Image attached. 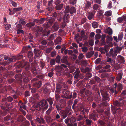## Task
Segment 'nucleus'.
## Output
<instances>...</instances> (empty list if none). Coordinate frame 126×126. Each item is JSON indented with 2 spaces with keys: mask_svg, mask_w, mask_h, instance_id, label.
<instances>
[{
  "mask_svg": "<svg viewBox=\"0 0 126 126\" xmlns=\"http://www.w3.org/2000/svg\"><path fill=\"white\" fill-rule=\"evenodd\" d=\"M26 49V47H24L22 51L18 54L17 56H13L12 57V58H9L8 59L9 62L8 63H9L10 62L15 61L16 60H19L22 58L23 56V52H25V50Z\"/></svg>",
  "mask_w": 126,
  "mask_h": 126,
  "instance_id": "nucleus-1",
  "label": "nucleus"
},
{
  "mask_svg": "<svg viewBox=\"0 0 126 126\" xmlns=\"http://www.w3.org/2000/svg\"><path fill=\"white\" fill-rule=\"evenodd\" d=\"M126 103V100H124L123 98H119V102L117 101H116L114 103V105L116 106H121L122 104H125Z\"/></svg>",
  "mask_w": 126,
  "mask_h": 126,
  "instance_id": "nucleus-2",
  "label": "nucleus"
},
{
  "mask_svg": "<svg viewBox=\"0 0 126 126\" xmlns=\"http://www.w3.org/2000/svg\"><path fill=\"white\" fill-rule=\"evenodd\" d=\"M101 92L102 95L103 97V99L105 100L109 101V99L108 97V95L107 92H104L102 91H101Z\"/></svg>",
  "mask_w": 126,
  "mask_h": 126,
  "instance_id": "nucleus-3",
  "label": "nucleus"
},
{
  "mask_svg": "<svg viewBox=\"0 0 126 126\" xmlns=\"http://www.w3.org/2000/svg\"><path fill=\"white\" fill-rule=\"evenodd\" d=\"M116 61L120 63H123L125 62L124 57L120 55H118L117 56Z\"/></svg>",
  "mask_w": 126,
  "mask_h": 126,
  "instance_id": "nucleus-4",
  "label": "nucleus"
},
{
  "mask_svg": "<svg viewBox=\"0 0 126 126\" xmlns=\"http://www.w3.org/2000/svg\"><path fill=\"white\" fill-rule=\"evenodd\" d=\"M117 21L119 23L126 22V15L121 17L118 18L117 19Z\"/></svg>",
  "mask_w": 126,
  "mask_h": 126,
  "instance_id": "nucleus-5",
  "label": "nucleus"
},
{
  "mask_svg": "<svg viewBox=\"0 0 126 126\" xmlns=\"http://www.w3.org/2000/svg\"><path fill=\"white\" fill-rule=\"evenodd\" d=\"M118 72L116 79L118 81H119L122 78L123 73L122 71H118Z\"/></svg>",
  "mask_w": 126,
  "mask_h": 126,
  "instance_id": "nucleus-6",
  "label": "nucleus"
},
{
  "mask_svg": "<svg viewBox=\"0 0 126 126\" xmlns=\"http://www.w3.org/2000/svg\"><path fill=\"white\" fill-rule=\"evenodd\" d=\"M94 51H91L87 53L86 54V57L87 58H90L94 54Z\"/></svg>",
  "mask_w": 126,
  "mask_h": 126,
  "instance_id": "nucleus-7",
  "label": "nucleus"
},
{
  "mask_svg": "<svg viewBox=\"0 0 126 126\" xmlns=\"http://www.w3.org/2000/svg\"><path fill=\"white\" fill-rule=\"evenodd\" d=\"M63 67L65 68H66L67 66L63 64H62L60 65H58L56 66L55 68V69L56 70L57 69H59V70H60L62 68H63Z\"/></svg>",
  "mask_w": 126,
  "mask_h": 126,
  "instance_id": "nucleus-8",
  "label": "nucleus"
},
{
  "mask_svg": "<svg viewBox=\"0 0 126 126\" xmlns=\"http://www.w3.org/2000/svg\"><path fill=\"white\" fill-rule=\"evenodd\" d=\"M44 21V18H41L40 20H37V19H35L34 20V22L38 24H41L43 23Z\"/></svg>",
  "mask_w": 126,
  "mask_h": 126,
  "instance_id": "nucleus-9",
  "label": "nucleus"
},
{
  "mask_svg": "<svg viewBox=\"0 0 126 126\" xmlns=\"http://www.w3.org/2000/svg\"><path fill=\"white\" fill-rule=\"evenodd\" d=\"M45 119L47 122L49 123L52 121V119L49 116H46L45 117Z\"/></svg>",
  "mask_w": 126,
  "mask_h": 126,
  "instance_id": "nucleus-10",
  "label": "nucleus"
},
{
  "mask_svg": "<svg viewBox=\"0 0 126 126\" xmlns=\"http://www.w3.org/2000/svg\"><path fill=\"white\" fill-rule=\"evenodd\" d=\"M81 75V74L79 73V71H78L74 76V78L76 79H78L79 78H82L83 77L80 76Z\"/></svg>",
  "mask_w": 126,
  "mask_h": 126,
  "instance_id": "nucleus-11",
  "label": "nucleus"
},
{
  "mask_svg": "<svg viewBox=\"0 0 126 126\" xmlns=\"http://www.w3.org/2000/svg\"><path fill=\"white\" fill-rule=\"evenodd\" d=\"M69 16L68 15H65L63 18V21L64 22H69L68 20Z\"/></svg>",
  "mask_w": 126,
  "mask_h": 126,
  "instance_id": "nucleus-12",
  "label": "nucleus"
},
{
  "mask_svg": "<svg viewBox=\"0 0 126 126\" xmlns=\"http://www.w3.org/2000/svg\"><path fill=\"white\" fill-rule=\"evenodd\" d=\"M52 28L55 31H57L59 29V25L57 23H55L54 25L52 26Z\"/></svg>",
  "mask_w": 126,
  "mask_h": 126,
  "instance_id": "nucleus-13",
  "label": "nucleus"
},
{
  "mask_svg": "<svg viewBox=\"0 0 126 126\" xmlns=\"http://www.w3.org/2000/svg\"><path fill=\"white\" fill-rule=\"evenodd\" d=\"M34 53L35 54V55L37 57L41 55L40 51L39 50H37L35 49H34Z\"/></svg>",
  "mask_w": 126,
  "mask_h": 126,
  "instance_id": "nucleus-14",
  "label": "nucleus"
},
{
  "mask_svg": "<svg viewBox=\"0 0 126 126\" xmlns=\"http://www.w3.org/2000/svg\"><path fill=\"white\" fill-rule=\"evenodd\" d=\"M35 120L36 122L38 123H43L44 122V119L42 118H37Z\"/></svg>",
  "mask_w": 126,
  "mask_h": 126,
  "instance_id": "nucleus-15",
  "label": "nucleus"
},
{
  "mask_svg": "<svg viewBox=\"0 0 126 126\" xmlns=\"http://www.w3.org/2000/svg\"><path fill=\"white\" fill-rule=\"evenodd\" d=\"M124 96L122 97V98L124 99H126V89L121 94V95L120 97H122V96Z\"/></svg>",
  "mask_w": 126,
  "mask_h": 126,
  "instance_id": "nucleus-16",
  "label": "nucleus"
},
{
  "mask_svg": "<svg viewBox=\"0 0 126 126\" xmlns=\"http://www.w3.org/2000/svg\"><path fill=\"white\" fill-rule=\"evenodd\" d=\"M18 104L21 108H23L25 110H26V106L21 101L19 102Z\"/></svg>",
  "mask_w": 126,
  "mask_h": 126,
  "instance_id": "nucleus-17",
  "label": "nucleus"
},
{
  "mask_svg": "<svg viewBox=\"0 0 126 126\" xmlns=\"http://www.w3.org/2000/svg\"><path fill=\"white\" fill-rule=\"evenodd\" d=\"M95 13H93L92 12L89 13L88 17V19L89 20L91 19L93 17L94 14Z\"/></svg>",
  "mask_w": 126,
  "mask_h": 126,
  "instance_id": "nucleus-18",
  "label": "nucleus"
},
{
  "mask_svg": "<svg viewBox=\"0 0 126 126\" xmlns=\"http://www.w3.org/2000/svg\"><path fill=\"white\" fill-rule=\"evenodd\" d=\"M67 57L66 56L65 57H63L61 59V61L62 63H66L67 61Z\"/></svg>",
  "mask_w": 126,
  "mask_h": 126,
  "instance_id": "nucleus-19",
  "label": "nucleus"
},
{
  "mask_svg": "<svg viewBox=\"0 0 126 126\" xmlns=\"http://www.w3.org/2000/svg\"><path fill=\"white\" fill-rule=\"evenodd\" d=\"M35 22H34V21L33 22L29 23H28L26 24V26L28 27H31L35 25Z\"/></svg>",
  "mask_w": 126,
  "mask_h": 126,
  "instance_id": "nucleus-20",
  "label": "nucleus"
},
{
  "mask_svg": "<svg viewBox=\"0 0 126 126\" xmlns=\"http://www.w3.org/2000/svg\"><path fill=\"white\" fill-rule=\"evenodd\" d=\"M122 47H116L115 50V53L119 52L122 50Z\"/></svg>",
  "mask_w": 126,
  "mask_h": 126,
  "instance_id": "nucleus-21",
  "label": "nucleus"
},
{
  "mask_svg": "<svg viewBox=\"0 0 126 126\" xmlns=\"http://www.w3.org/2000/svg\"><path fill=\"white\" fill-rule=\"evenodd\" d=\"M61 112L62 114H61V115L63 119H65L66 118L67 116V114L64 112L63 111H62Z\"/></svg>",
  "mask_w": 126,
  "mask_h": 126,
  "instance_id": "nucleus-22",
  "label": "nucleus"
},
{
  "mask_svg": "<svg viewBox=\"0 0 126 126\" xmlns=\"http://www.w3.org/2000/svg\"><path fill=\"white\" fill-rule=\"evenodd\" d=\"M110 66L109 65H106L104 67V69L105 70H103V72L104 71H110L109 70H107V69H109V68H110Z\"/></svg>",
  "mask_w": 126,
  "mask_h": 126,
  "instance_id": "nucleus-23",
  "label": "nucleus"
},
{
  "mask_svg": "<svg viewBox=\"0 0 126 126\" xmlns=\"http://www.w3.org/2000/svg\"><path fill=\"white\" fill-rule=\"evenodd\" d=\"M61 40L62 39L61 37H58L56 39L55 42L57 44H59L61 42Z\"/></svg>",
  "mask_w": 126,
  "mask_h": 126,
  "instance_id": "nucleus-24",
  "label": "nucleus"
},
{
  "mask_svg": "<svg viewBox=\"0 0 126 126\" xmlns=\"http://www.w3.org/2000/svg\"><path fill=\"white\" fill-rule=\"evenodd\" d=\"M107 61L108 62H110V64L111 65L115 63V61L114 60H112L110 58H108L107 59Z\"/></svg>",
  "mask_w": 126,
  "mask_h": 126,
  "instance_id": "nucleus-25",
  "label": "nucleus"
},
{
  "mask_svg": "<svg viewBox=\"0 0 126 126\" xmlns=\"http://www.w3.org/2000/svg\"><path fill=\"white\" fill-rule=\"evenodd\" d=\"M107 32L109 35H110L112 34L113 33V32L112 30L109 27L107 29Z\"/></svg>",
  "mask_w": 126,
  "mask_h": 126,
  "instance_id": "nucleus-26",
  "label": "nucleus"
},
{
  "mask_svg": "<svg viewBox=\"0 0 126 126\" xmlns=\"http://www.w3.org/2000/svg\"><path fill=\"white\" fill-rule=\"evenodd\" d=\"M56 37L55 34H52L51 35L50 37L48 38L49 40H51L53 39Z\"/></svg>",
  "mask_w": 126,
  "mask_h": 126,
  "instance_id": "nucleus-27",
  "label": "nucleus"
},
{
  "mask_svg": "<svg viewBox=\"0 0 126 126\" xmlns=\"http://www.w3.org/2000/svg\"><path fill=\"white\" fill-rule=\"evenodd\" d=\"M47 100L49 103L50 105H51L53 104L54 99L53 98L47 99Z\"/></svg>",
  "mask_w": 126,
  "mask_h": 126,
  "instance_id": "nucleus-28",
  "label": "nucleus"
},
{
  "mask_svg": "<svg viewBox=\"0 0 126 126\" xmlns=\"http://www.w3.org/2000/svg\"><path fill=\"white\" fill-rule=\"evenodd\" d=\"M92 25L93 27L96 28L98 26V24L97 22H95L92 23Z\"/></svg>",
  "mask_w": 126,
  "mask_h": 126,
  "instance_id": "nucleus-29",
  "label": "nucleus"
},
{
  "mask_svg": "<svg viewBox=\"0 0 126 126\" xmlns=\"http://www.w3.org/2000/svg\"><path fill=\"white\" fill-rule=\"evenodd\" d=\"M61 60V57L60 56H57L56 58V62L59 63H60Z\"/></svg>",
  "mask_w": 126,
  "mask_h": 126,
  "instance_id": "nucleus-30",
  "label": "nucleus"
},
{
  "mask_svg": "<svg viewBox=\"0 0 126 126\" xmlns=\"http://www.w3.org/2000/svg\"><path fill=\"white\" fill-rule=\"evenodd\" d=\"M90 3L89 1H87V4L86 5V6L85 7V10L87 9L88 8L90 7Z\"/></svg>",
  "mask_w": 126,
  "mask_h": 126,
  "instance_id": "nucleus-31",
  "label": "nucleus"
},
{
  "mask_svg": "<svg viewBox=\"0 0 126 126\" xmlns=\"http://www.w3.org/2000/svg\"><path fill=\"white\" fill-rule=\"evenodd\" d=\"M18 63L19 64V65L18 66L17 65V66L19 67H22L25 65V63H23V62H19Z\"/></svg>",
  "mask_w": 126,
  "mask_h": 126,
  "instance_id": "nucleus-32",
  "label": "nucleus"
},
{
  "mask_svg": "<svg viewBox=\"0 0 126 126\" xmlns=\"http://www.w3.org/2000/svg\"><path fill=\"white\" fill-rule=\"evenodd\" d=\"M63 6V4H60L57 5L56 7V8L57 10H60L62 8Z\"/></svg>",
  "mask_w": 126,
  "mask_h": 126,
  "instance_id": "nucleus-33",
  "label": "nucleus"
},
{
  "mask_svg": "<svg viewBox=\"0 0 126 126\" xmlns=\"http://www.w3.org/2000/svg\"><path fill=\"white\" fill-rule=\"evenodd\" d=\"M76 11V9L74 7H71L70 9V13L71 14H72L75 13Z\"/></svg>",
  "mask_w": 126,
  "mask_h": 126,
  "instance_id": "nucleus-34",
  "label": "nucleus"
},
{
  "mask_svg": "<svg viewBox=\"0 0 126 126\" xmlns=\"http://www.w3.org/2000/svg\"><path fill=\"white\" fill-rule=\"evenodd\" d=\"M47 103V100H43L41 102V105L42 106L46 105Z\"/></svg>",
  "mask_w": 126,
  "mask_h": 126,
  "instance_id": "nucleus-35",
  "label": "nucleus"
},
{
  "mask_svg": "<svg viewBox=\"0 0 126 126\" xmlns=\"http://www.w3.org/2000/svg\"><path fill=\"white\" fill-rule=\"evenodd\" d=\"M105 14L106 16H110L111 15V12L110 11H108L106 12Z\"/></svg>",
  "mask_w": 126,
  "mask_h": 126,
  "instance_id": "nucleus-36",
  "label": "nucleus"
},
{
  "mask_svg": "<svg viewBox=\"0 0 126 126\" xmlns=\"http://www.w3.org/2000/svg\"><path fill=\"white\" fill-rule=\"evenodd\" d=\"M65 12L66 13H70V9H69V6H66L65 9Z\"/></svg>",
  "mask_w": 126,
  "mask_h": 126,
  "instance_id": "nucleus-37",
  "label": "nucleus"
},
{
  "mask_svg": "<svg viewBox=\"0 0 126 126\" xmlns=\"http://www.w3.org/2000/svg\"><path fill=\"white\" fill-rule=\"evenodd\" d=\"M99 7V6L96 4H94L93 6V9L95 10H97L98 9Z\"/></svg>",
  "mask_w": 126,
  "mask_h": 126,
  "instance_id": "nucleus-38",
  "label": "nucleus"
},
{
  "mask_svg": "<svg viewBox=\"0 0 126 126\" xmlns=\"http://www.w3.org/2000/svg\"><path fill=\"white\" fill-rule=\"evenodd\" d=\"M28 37L29 39H30L29 40V41L30 42H32V39L33 38V37L32 36L31 34L29 33L28 35Z\"/></svg>",
  "mask_w": 126,
  "mask_h": 126,
  "instance_id": "nucleus-39",
  "label": "nucleus"
},
{
  "mask_svg": "<svg viewBox=\"0 0 126 126\" xmlns=\"http://www.w3.org/2000/svg\"><path fill=\"white\" fill-rule=\"evenodd\" d=\"M10 2L12 6L14 7H16L17 5V4L14 1L12 0L10 1Z\"/></svg>",
  "mask_w": 126,
  "mask_h": 126,
  "instance_id": "nucleus-40",
  "label": "nucleus"
},
{
  "mask_svg": "<svg viewBox=\"0 0 126 126\" xmlns=\"http://www.w3.org/2000/svg\"><path fill=\"white\" fill-rule=\"evenodd\" d=\"M53 69H52L51 70V72L48 73V76L50 77H51L53 75Z\"/></svg>",
  "mask_w": 126,
  "mask_h": 126,
  "instance_id": "nucleus-41",
  "label": "nucleus"
},
{
  "mask_svg": "<svg viewBox=\"0 0 126 126\" xmlns=\"http://www.w3.org/2000/svg\"><path fill=\"white\" fill-rule=\"evenodd\" d=\"M11 25L10 24H7L5 25V28L7 30L9 29L11 27Z\"/></svg>",
  "mask_w": 126,
  "mask_h": 126,
  "instance_id": "nucleus-42",
  "label": "nucleus"
},
{
  "mask_svg": "<svg viewBox=\"0 0 126 126\" xmlns=\"http://www.w3.org/2000/svg\"><path fill=\"white\" fill-rule=\"evenodd\" d=\"M82 51L84 52H87L88 49L87 47H83L81 48Z\"/></svg>",
  "mask_w": 126,
  "mask_h": 126,
  "instance_id": "nucleus-43",
  "label": "nucleus"
},
{
  "mask_svg": "<svg viewBox=\"0 0 126 126\" xmlns=\"http://www.w3.org/2000/svg\"><path fill=\"white\" fill-rule=\"evenodd\" d=\"M117 89L118 91H120L122 89V86L121 84H119L117 85Z\"/></svg>",
  "mask_w": 126,
  "mask_h": 126,
  "instance_id": "nucleus-44",
  "label": "nucleus"
},
{
  "mask_svg": "<svg viewBox=\"0 0 126 126\" xmlns=\"http://www.w3.org/2000/svg\"><path fill=\"white\" fill-rule=\"evenodd\" d=\"M50 63L51 65H54L55 63V60L54 59H51L50 61Z\"/></svg>",
  "mask_w": 126,
  "mask_h": 126,
  "instance_id": "nucleus-45",
  "label": "nucleus"
},
{
  "mask_svg": "<svg viewBox=\"0 0 126 126\" xmlns=\"http://www.w3.org/2000/svg\"><path fill=\"white\" fill-rule=\"evenodd\" d=\"M55 99L56 101L59 100L60 99V97L59 94H55Z\"/></svg>",
  "mask_w": 126,
  "mask_h": 126,
  "instance_id": "nucleus-46",
  "label": "nucleus"
},
{
  "mask_svg": "<svg viewBox=\"0 0 126 126\" xmlns=\"http://www.w3.org/2000/svg\"><path fill=\"white\" fill-rule=\"evenodd\" d=\"M52 108H49L46 112V114L47 115H49V114Z\"/></svg>",
  "mask_w": 126,
  "mask_h": 126,
  "instance_id": "nucleus-47",
  "label": "nucleus"
},
{
  "mask_svg": "<svg viewBox=\"0 0 126 126\" xmlns=\"http://www.w3.org/2000/svg\"><path fill=\"white\" fill-rule=\"evenodd\" d=\"M49 22H48L47 24H43V26L45 28H48L49 26V25L50 24Z\"/></svg>",
  "mask_w": 126,
  "mask_h": 126,
  "instance_id": "nucleus-48",
  "label": "nucleus"
},
{
  "mask_svg": "<svg viewBox=\"0 0 126 126\" xmlns=\"http://www.w3.org/2000/svg\"><path fill=\"white\" fill-rule=\"evenodd\" d=\"M77 0H70L69 1V3L74 5L76 3Z\"/></svg>",
  "mask_w": 126,
  "mask_h": 126,
  "instance_id": "nucleus-49",
  "label": "nucleus"
},
{
  "mask_svg": "<svg viewBox=\"0 0 126 126\" xmlns=\"http://www.w3.org/2000/svg\"><path fill=\"white\" fill-rule=\"evenodd\" d=\"M123 37V34L122 33L120 34L118 36V40H121L122 39Z\"/></svg>",
  "mask_w": 126,
  "mask_h": 126,
  "instance_id": "nucleus-50",
  "label": "nucleus"
},
{
  "mask_svg": "<svg viewBox=\"0 0 126 126\" xmlns=\"http://www.w3.org/2000/svg\"><path fill=\"white\" fill-rule=\"evenodd\" d=\"M12 58V57L11 58ZM9 58H8V57H7V56H5L4 57V59L5 60H7V59H8V60L7 61V62H6V63L5 64H7L9 63H10V62L9 63H8L9 62V61L8 60V59Z\"/></svg>",
  "mask_w": 126,
  "mask_h": 126,
  "instance_id": "nucleus-51",
  "label": "nucleus"
},
{
  "mask_svg": "<svg viewBox=\"0 0 126 126\" xmlns=\"http://www.w3.org/2000/svg\"><path fill=\"white\" fill-rule=\"evenodd\" d=\"M87 63L86 61L85 60L82 61L81 62L82 65L83 66H85Z\"/></svg>",
  "mask_w": 126,
  "mask_h": 126,
  "instance_id": "nucleus-52",
  "label": "nucleus"
},
{
  "mask_svg": "<svg viewBox=\"0 0 126 126\" xmlns=\"http://www.w3.org/2000/svg\"><path fill=\"white\" fill-rule=\"evenodd\" d=\"M101 37V36L100 35L97 34L96 35L95 37V38L96 40H97L100 39Z\"/></svg>",
  "mask_w": 126,
  "mask_h": 126,
  "instance_id": "nucleus-53",
  "label": "nucleus"
},
{
  "mask_svg": "<svg viewBox=\"0 0 126 126\" xmlns=\"http://www.w3.org/2000/svg\"><path fill=\"white\" fill-rule=\"evenodd\" d=\"M33 53L32 52L29 51L28 53V56L29 57H32L33 55Z\"/></svg>",
  "mask_w": 126,
  "mask_h": 126,
  "instance_id": "nucleus-54",
  "label": "nucleus"
},
{
  "mask_svg": "<svg viewBox=\"0 0 126 126\" xmlns=\"http://www.w3.org/2000/svg\"><path fill=\"white\" fill-rule=\"evenodd\" d=\"M24 31L22 30H20L19 29L17 31V34H19L20 33H23Z\"/></svg>",
  "mask_w": 126,
  "mask_h": 126,
  "instance_id": "nucleus-55",
  "label": "nucleus"
},
{
  "mask_svg": "<svg viewBox=\"0 0 126 126\" xmlns=\"http://www.w3.org/2000/svg\"><path fill=\"white\" fill-rule=\"evenodd\" d=\"M22 9V8L21 7H20L17 8H15L14 9V11H20Z\"/></svg>",
  "mask_w": 126,
  "mask_h": 126,
  "instance_id": "nucleus-56",
  "label": "nucleus"
},
{
  "mask_svg": "<svg viewBox=\"0 0 126 126\" xmlns=\"http://www.w3.org/2000/svg\"><path fill=\"white\" fill-rule=\"evenodd\" d=\"M101 60V59L100 58H98L95 61V63L97 64H98L99 63Z\"/></svg>",
  "mask_w": 126,
  "mask_h": 126,
  "instance_id": "nucleus-57",
  "label": "nucleus"
},
{
  "mask_svg": "<svg viewBox=\"0 0 126 126\" xmlns=\"http://www.w3.org/2000/svg\"><path fill=\"white\" fill-rule=\"evenodd\" d=\"M84 57V56L81 53L79 54L78 56V58L79 59H81Z\"/></svg>",
  "mask_w": 126,
  "mask_h": 126,
  "instance_id": "nucleus-58",
  "label": "nucleus"
},
{
  "mask_svg": "<svg viewBox=\"0 0 126 126\" xmlns=\"http://www.w3.org/2000/svg\"><path fill=\"white\" fill-rule=\"evenodd\" d=\"M64 93L65 94V96H68L70 94V92L68 91H65L64 92Z\"/></svg>",
  "mask_w": 126,
  "mask_h": 126,
  "instance_id": "nucleus-59",
  "label": "nucleus"
},
{
  "mask_svg": "<svg viewBox=\"0 0 126 126\" xmlns=\"http://www.w3.org/2000/svg\"><path fill=\"white\" fill-rule=\"evenodd\" d=\"M60 88H57L55 91V94H59L60 92Z\"/></svg>",
  "mask_w": 126,
  "mask_h": 126,
  "instance_id": "nucleus-60",
  "label": "nucleus"
},
{
  "mask_svg": "<svg viewBox=\"0 0 126 126\" xmlns=\"http://www.w3.org/2000/svg\"><path fill=\"white\" fill-rule=\"evenodd\" d=\"M86 122L87 124L88 125H90L91 124V121L88 119H86Z\"/></svg>",
  "mask_w": 126,
  "mask_h": 126,
  "instance_id": "nucleus-61",
  "label": "nucleus"
},
{
  "mask_svg": "<svg viewBox=\"0 0 126 126\" xmlns=\"http://www.w3.org/2000/svg\"><path fill=\"white\" fill-rule=\"evenodd\" d=\"M56 53L55 51L52 52H51V55L52 57H53L56 55Z\"/></svg>",
  "mask_w": 126,
  "mask_h": 126,
  "instance_id": "nucleus-62",
  "label": "nucleus"
},
{
  "mask_svg": "<svg viewBox=\"0 0 126 126\" xmlns=\"http://www.w3.org/2000/svg\"><path fill=\"white\" fill-rule=\"evenodd\" d=\"M19 23H21L23 25H24L26 23V22L25 21H23V20L20 19L19 21Z\"/></svg>",
  "mask_w": 126,
  "mask_h": 126,
  "instance_id": "nucleus-63",
  "label": "nucleus"
},
{
  "mask_svg": "<svg viewBox=\"0 0 126 126\" xmlns=\"http://www.w3.org/2000/svg\"><path fill=\"white\" fill-rule=\"evenodd\" d=\"M121 126H126V122L124 121L121 122Z\"/></svg>",
  "mask_w": 126,
  "mask_h": 126,
  "instance_id": "nucleus-64",
  "label": "nucleus"
}]
</instances>
